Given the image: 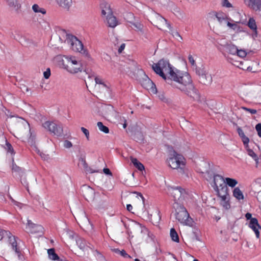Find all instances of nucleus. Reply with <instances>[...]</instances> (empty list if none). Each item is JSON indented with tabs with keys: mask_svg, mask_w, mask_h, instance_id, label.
Segmentation results:
<instances>
[{
	"mask_svg": "<svg viewBox=\"0 0 261 261\" xmlns=\"http://www.w3.org/2000/svg\"><path fill=\"white\" fill-rule=\"evenodd\" d=\"M152 68L167 84L171 86L174 83L173 82L178 81L179 77L184 73L177 69L174 71L169 61L164 59H161L157 63H154L152 65Z\"/></svg>",
	"mask_w": 261,
	"mask_h": 261,
	"instance_id": "f257e3e1",
	"label": "nucleus"
},
{
	"mask_svg": "<svg viewBox=\"0 0 261 261\" xmlns=\"http://www.w3.org/2000/svg\"><path fill=\"white\" fill-rule=\"evenodd\" d=\"M175 83H177L178 85L176 83H174L172 85V87L179 89L194 100H200V94L192 84L191 76L189 73L184 72L179 77L178 81H176Z\"/></svg>",
	"mask_w": 261,
	"mask_h": 261,
	"instance_id": "f03ea898",
	"label": "nucleus"
},
{
	"mask_svg": "<svg viewBox=\"0 0 261 261\" xmlns=\"http://www.w3.org/2000/svg\"><path fill=\"white\" fill-rule=\"evenodd\" d=\"M175 83H177L178 85L176 83H174L172 85V87L179 89L194 100H200V94L192 84L191 76L189 73L184 72L179 77L178 81H176Z\"/></svg>",
	"mask_w": 261,
	"mask_h": 261,
	"instance_id": "7ed1b4c3",
	"label": "nucleus"
},
{
	"mask_svg": "<svg viewBox=\"0 0 261 261\" xmlns=\"http://www.w3.org/2000/svg\"><path fill=\"white\" fill-rule=\"evenodd\" d=\"M173 208L175 209V218L179 222L185 225H193V220L183 205L176 202L173 204Z\"/></svg>",
	"mask_w": 261,
	"mask_h": 261,
	"instance_id": "20e7f679",
	"label": "nucleus"
},
{
	"mask_svg": "<svg viewBox=\"0 0 261 261\" xmlns=\"http://www.w3.org/2000/svg\"><path fill=\"white\" fill-rule=\"evenodd\" d=\"M172 156L170 157L168 160V163L169 166L174 169H177L181 173H184V158L182 155L178 154L175 150H173Z\"/></svg>",
	"mask_w": 261,
	"mask_h": 261,
	"instance_id": "39448f33",
	"label": "nucleus"
},
{
	"mask_svg": "<svg viewBox=\"0 0 261 261\" xmlns=\"http://www.w3.org/2000/svg\"><path fill=\"white\" fill-rule=\"evenodd\" d=\"M0 241L4 239H7L9 244L11 245V247L15 253L18 255L19 258H20L21 255V251L20 247L18 246V243L16 241L17 238L12 235L10 231L0 229Z\"/></svg>",
	"mask_w": 261,
	"mask_h": 261,
	"instance_id": "423d86ee",
	"label": "nucleus"
},
{
	"mask_svg": "<svg viewBox=\"0 0 261 261\" xmlns=\"http://www.w3.org/2000/svg\"><path fill=\"white\" fill-rule=\"evenodd\" d=\"M168 192L173 197L174 203L182 202L187 195L185 190L180 187H170L168 188Z\"/></svg>",
	"mask_w": 261,
	"mask_h": 261,
	"instance_id": "0eeeda50",
	"label": "nucleus"
},
{
	"mask_svg": "<svg viewBox=\"0 0 261 261\" xmlns=\"http://www.w3.org/2000/svg\"><path fill=\"white\" fill-rule=\"evenodd\" d=\"M214 190L217 192V195L221 198V201L223 202V206L226 209L229 208L230 207L228 201L229 195L226 185H222V187L214 188Z\"/></svg>",
	"mask_w": 261,
	"mask_h": 261,
	"instance_id": "6e6552de",
	"label": "nucleus"
},
{
	"mask_svg": "<svg viewBox=\"0 0 261 261\" xmlns=\"http://www.w3.org/2000/svg\"><path fill=\"white\" fill-rule=\"evenodd\" d=\"M43 126L54 135L61 136L63 135V127L60 124L47 121L43 124Z\"/></svg>",
	"mask_w": 261,
	"mask_h": 261,
	"instance_id": "1a4fd4ad",
	"label": "nucleus"
},
{
	"mask_svg": "<svg viewBox=\"0 0 261 261\" xmlns=\"http://www.w3.org/2000/svg\"><path fill=\"white\" fill-rule=\"evenodd\" d=\"M66 41L74 51L81 52L83 49V44L82 42L72 35L66 34Z\"/></svg>",
	"mask_w": 261,
	"mask_h": 261,
	"instance_id": "9d476101",
	"label": "nucleus"
},
{
	"mask_svg": "<svg viewBox=\"0 0 261 261\" xmlns=\"http://www.w3.org/2000/svg\"><path fill=\"white\" fill-rule=\"evenodd\" d=\"M67 60V64H65L64 60H62V65L63 68L65 69L69 72H75V70H76L77 68L73 69V65H81L80 62H78L75 57H71L66 56H63Z\"/></svg>",
	"mask_w": 261,
	"mask_h": 261,
	"instance_id": "9b49d317",
	"label": "nucleus"
},
{
	"mask_svg": "<svg viewBox=\"0 0 261 261\" xmlns=\"http://www.w3.org/2000/svg\"><path fill=\"white\" fill-rule=\"evenodd\" d=\"M199 82L202 84L207 85L210 84L212 82L211 75L203 70L198 71Z\"/></svg>",
	"mask_w": 261,
	"mask_h": 261,
	"instance_id": "f8f14e48",
	"label": "nucleus"
},
{
	"mask_svg": "<svg viewBox=\"0 0 261 261\" xmlns=\"http://www.w3.org/2000/svg\"><path fill=\"white\" fill-rule=\"evenodd\" d=\"M82 192L85 199L89 200H93L94 198L95 191L89 186H84L82 189Z\"/></svg>",
	"mask_w": 261,
	"mask_h": 261,
	"instance_id": "ddd939ff",
	"label": "nucleus"
},
{
	"mask_svg": "<svg viewBox=\"0 0 261 261\" xmlns=\"http://www.w3.org/2000/svg\"><path fill=\"white\" fill-rule=\"evenodd\" d=\"M245 4L255 11H261V0H244Z\"/></svg>",
	"mask_w": 261,
	"mask_h": 261,
	"instance_id": "4468645a",
	"label": "nucleus"
},
{
	"mask_svg": "<svg viewBox=\"0 0 261 261\" xmlns=\"http://www.w3.org/2000/svg\"><path fill=\"white\" fill-rule=\"evenodd\" d=\"M249 227L254 231L256 238H259V231L258 229H261V226L258 224V220L256 218L251 219L249 224Z\"/></svg>",
	"mask_w": 261,
	"mask_h": 261,
	"instance_id": "2eb2a0df",
	"label": "nucleus"
},
{
	"mask_svg": "<svg viewBox=\"0 0 261 261\" xmlns=\"http://www.w3.org/2000/svg\"><path fill=\"white\" fill-rule=\"evenodd\" d=\"M101 15L102 17L107 18L113 13L111 9L110 5L106 2L102 3L100 4Z\"/></svg>",
	"mask_w": 261,
	"mask_h": 261,
	"instance_id": "dca6fc26",
	"label": "nucleus"
},
{
	"mask_svg": "<svg viewBox=\"0 0 261 261\" xmlns=\"http://www.w3.org/2000/svg\"><path fill=\"white\" fill-rule=\"evenodd\" d=\"M144 84H145V86H144L145 88L148 90H150L153 93H157L156 86L151 80L149 78H147L144 81Z\"/></svg>",
	"mask_w": 261,
	"mask_h": 261,
	"instance_id": "f3484780",
	"label": "nucleus"
},
{
	"mask_svg": "<svg viewBox=\"0 0 261 261\" xmlns=\"http://www.w3.org/2000/svg\"><path fill=\"white\" fill-rule=\"evenodd\" d=\"M225 179L221 175L218 174H216L214 175V188H217L219 187H222V185H225Z\"/></svg>",
	"mask_w": 261,
	"mask_h": 261,
	"instance_id": "a211bd4d",
	"label": "nucleus"
},
{
	"mask_svg": "<svg viewBox=\"0 0 261 261\" xmlns=\"http://www.w3.org/2000/svg\"><path fill=\"white\" fill-rule=\"evenodd\" d=\"M107 22L108 27L111 28H115L118 24V21L113 13L106 18Z\"/></svg>",
	"mask_w": 261,
	"mask_h": 261,
	"instance_id": "6ab92c4d",
	"label": "nucleus"
},
{
	"mask_svg": "<svg viewBox=\"0 0 261 261\" xmlns=\"http://www.w3.org/2000/svg\"><path fill=\"white\" fill-rule=\"evenodd\" d=\"M85 72L88 75V78L95 77V83L96 84L102 85L104 87H107L106 85L102 82V80L95 76L94 73L89 69L85 70Z\"/></svg>",
	"mask_w": 261,
	"mask_h": 261,
	"instance_id": "aec40b11",
	"label": "nucleus"
},
{
	"mask_svg": "<svg viewBox=\"0 0 261 261\" xmlns=\"http://www.w3.org/2000/svg\"><path fill=\"white\" fill-rule=\"evenodd\" d=\"M27 225L30 230L36 228V230H33V231L35 232H41L42 231L43 228L42 226L34 224L30 220H28Z\"/></svg>",
	"mask_w": 261,
	"mask_h": 261,
	"instance_id": "412c9836",
	"label": "nucleus"
},
{
	"mask_svg": "<svg viewBox=\"0 0 261 261\" xmlns=\"http://www.w3.org/2000/svg\"><path fill=\"white\" fill-rule=\"evenodd\" d=\"M58 5L64 9L69 10L72 4V0H56Z\"/></svg>",
	"mask_w": 261,
	"mask_h": 261,
	"instance_id": "4be33fe9",
	"label": "nucleus"
},
{
	"mask_svg": "<svg viewBox=\"0 0 261 261\" xmlns=\"http://www.w3.org/2000/svg\"><path fill=\"white\" fill-rule=\"evenodd\" d=\"M76 244L79 247V248L82 250H85L87 248L89 247L88 244L89 243H87V241L82 238H79L76 240Z\"/></svg>",
	"mask_w": 261,
	"mask_h": 261,
	"instance_id": "5701e85b",
	"label": "nucleus"
},
{
	"mask_svg": "<svg viewBox=\"0 0 261 261\" xmlns=\"http://www.w3.org/2000/svg\"><path fill=\"white\" fill-rule=\"evenodd\" d=\"M215 15L220 23L228 19L227 15L222 12H215Z\"/></svg>",
	"mask_w": 261,
	"mask_h": 261,
	"instance_id": "b1692460",
	"label": "nucleus"
},
{
	"mask_svg": "<svg viewBox=\"0 0 261 261\" xmlns=\"http://www.w3.org/2000/svg\"><path fill=\"white\" fill-rule=\"evenodd\" d=\"M233 196L238 200H243L244 198L243 194L239 187L234 188L233 190Z\"/></svg>",
	"mask_w": 261,
	"mask_h": 261,
	"instance_id": "393cba45",
	"label": "nucleus"
},
{
	"mask_svg": "<svg viewBox=\"0 0 261 261\" xmlns=\"http://www.w3.org/2000/svg\"><path fill=\"white\" fill-rule=\"evenodd\" d=\"M226 51L230 54L235 55L238 51V48L233 44H227L225 46Z\"/></svg>",
	"mask_w": 261,
	"mask_h": 261,
	"instance_id": "a878e982",
	"label": "nucleus"
},
{
	"mask_svg": "<svg viewBox=\"0 0 261 261\" xmlns=\"http://www.w3.org/2000/svg\"><path fill=\"white\" fill-rule=\"evenodd\" d=\"M49 258L53 260H59L60 258L56 253L54 248H50L47 250Z\"/></svg>",
	"mask_w": 261,
	"mask_h": 261,
	"instance_id": "bb28decb",
	"label": "nucleus"
},
{
	"mask_svg": "<svg viewBox=\"0 0 261 261\" xmlns=\"http://www.w3.org/2000/svg\"><path fill=\"white\" fill-rule=\"evenodd\" d=\"M12 170L13 172L17 173L20 176H22L23 174H24L23 170L17 166L16 164L14 163L13 159L12 160Z\"/></svg>",
	"mask_w": 261,
	"mask_h": 261,
	"instance_id": "cd10ccee",
	"label": "nucleus"
},
{
	"mask_svg": "<svg viewBox=\"0 0 261 261\" xmlns=\"http://www.w3.org/2000/svg\"><path fill=\"white\" fill-rule=\"evenodd\" d=\"M130 160L132 163L139 170L142 171L143 170H144V165L141 162L138 161L136 158H131Z\"/></svg>",
	"mask_w": 261,
	"mask_h": 261,
	"instance_id": "c85d7f7f",
	"label": "nucleus"
},
{
	"mask_svg": "<svg viewBox=\"0 0 261 261\" xmlns=\"http://www.w3.org/2000/svg\"><path fill=\"white\" fill-rule=\"evenodd\" d=\"M151 220L154 224H158L161 219L159 211H156L153 215H151Z\"/></svg>",
	"mask_w": 261,
	"mask_h": 261,
	"instance_id": "c756f323",
	"label": "nucleus"
},
{
	"mask_svg": "<svg viewBox=\"0 0 261 261\" xmlns=\"http://www.w3.org/2000/svg\"><path fill=\"white\" fill-rule=\"evenodd\" d=\"M225 184L228 186L233 188L238 184V181L233 178L226 177L225 178Z\"/></svg>",
	"mask_w": 261,
	"mask_h": 261,
	"instance_id": "7c9ffc66",
	"label": "nucleus"
},
{
	"mask_svg": "<svg viewBox=\"0 0 261 261\" xmlns=\"http://www.w3.org/2000/svg\"><path fill=\"white\" fill-rule=\"evenodd\" d=\"M170 234L172 241L179 242L178 235L174 228H172L170 229Z\"/></svg>",
	"mask_w": 261,
	"mask_h": 261,
	"instance_id": "2f4dec72",
	"label": "nucleus"
},
{
	"mask_svg": "<svg viewBox=\"0 0 261 261\" xmlns=\"http://www.w3.org/2000/svg\"><path fill=\"white\" fill-rule=\"evenodd\" d=\"M112 251L115 253L120 254V255L125 258H131V256L129 255H128L124 250H120L118 248H114L112 249Z\"/></svg>",
	"mask_w": 261,
	"mask_h": 261,
	"instance_id": "473e14b6",
	"label": "nucleus"
},
{
	"mask_svg": "<svg viewBox=\"0 0 261 261\" xmlns=\"http://www.w3.org/2000/svg\"><path fill=\"white\" fill-rule=\"evenodd\" d=\"M248 154L251 156L255 161L256 164L257 165L259 162V159L257 154L251 149L247 148H246Z\"/></svg>",
	"mask_w": 261,
	"mask_h": 261,
	"instance_id": "72a5a7b5",
	"label": "nucleus"
},
{
	"mask_svg": "<svg viewBox=\"0 0 261 261\" xmlns=\"http://www.w3.org/2000/svg\"><path fill=\"white\" fill-rule=\"evenodd\" d=\"M32 9L35 13H41L43 14H46V10L44 8L39 7L37 4L33 5Z\"/></svg>",
	"mask_w": 261,
	"mask_h": 261,
	"instance_id": "f704fd0d",
	"label": "nucleus"
},
{
	"mask_svg": "<svg viewBox=\"0 0 261 261\" xmlns=\"http://www.w3.org/2000/svg\"><path fill=\"white\" fill-rule=\"evenodd\" d=\"M248 27L252 30L256 32L257 26L255 20L253 18H250L248 22Z\"/></svg>",
	"mask_w": 261,
	"mask_h": 261,
	"instance_id": "c9c22d12",
	"label": "nucleus"
},
{
	"mask_svg": "<svg viewBox=\"0 0 261 261\" xmlns=\"http://www.w3.org/2000/svg\"><path fill=\"white\" fill-rule=\"evenodd\" d=\"M97 125V126H98L99 129L100 131H101L106 134L109 133V128L107 126L104 125L101 122H98Z\"/></svg>",
	"mask_w": 261,
	"mask_h": 261,
	"instance_id": "e433bc0d",
	"label": "nucleus"
},
{
	"mask_svg": "<svg viewBox=\"0 0 261 261\" xmlns=\"http://www.w3.org/2000/svg\"><path fill=\"white\" fill-rule=\"evenodd\" d=\"M136 29V30L139 31L141 34H144L143 25L140 23L133 22L132 24Z\"/></svg>",
	"mask_w": 261,
	"mask_h": 261,
	"instance_id": "4c0bfd02",
	"label": "nucleus"
},
{
	"mask_svg": "<svg viewBox=\"0 0 261 261\" xmlns=\"http://www.w3.org/2000/svg\"><path fill=\"white\" fill-rule=\"evenodd\" d=\"M134 18V14L132 13H127L126 14L125 16V19L130 23L132 24L133 21V19Z\"/></svg>",
	"mask_w": 261,
	"mask_h": 261,
	"instance_id": "58836bf2",
	"label": "nucleus"
},
{
	"mask_svg": "<svg viewBox=\"0 0 261 261\" xmlns=\"http://www.w3.org/2000/svg\"><path fill=\"white\" fill-rule=\"evenodd\" d=\"M5 149L8 152H10L12 154H14V151L12 146L10 143L8 142H6V143Z\"/></svg>",
	"mask_w": 261,
	"mask_h": 261,
	"instance_id": "ea45409f",
	"label": "nucleus"
},
{
	"mask_svg": "<svg viewBox=\"0 0 261 261\" xmlns=\"http://www.w3.org/2000/svg\"><path fill=\"white\" fill-rule=\"evenodd\" d=\"M159 20L161 22H163V23H165L166 25H167V27L170 30H171L172 29V27L171 26V24H170V23L168 22L167 20L164 18V17H163L162 16H159Z\"/></svg>",
	"mask_w": 261,
	"mask_h": 261,
	"instance_id": "a19ab883",
	"label": "nucleus"
},
{
	"mask_svg": "<svg viewBox=\"0 0 261 261\" xmlns=\"http://www.w3.org/2000/svg\"><path fill=\"white\" fill-rule=\"evenodd\" d=\"M242 142H243L244 145L246 148H248V143L249 142V139L246 136L241 138Z\"/></svg>",
	"mask_w": 261,
	"mask_h": 261,
	"instance_id": "79ce46f5",
	"label": "nucleus"
},
{
	"mask_svg": "<svg viewBox=\"0 0 261 261\" xmlns=\"http://www.w3.org/2000/svg\"><path fill=\"white\" fill-rule=\"evenodd\" d=\"M158 97L164 102H167L168 101V99L166 97L164 92H160L158 94Z\"/></svg>",
	"mask_w": 261,
	"mask_h": 261,
	"instance_id": "37998d69",
	"label": "nucleus"
},
{
	"mask_svg": "<svg viewBox=\"0 0 261 261\" xmlns=\"http://www.w3.org/2000/svg\"><path fill=\"white\" fill-rule=\"evenodd\" d=\"M236 55H237L240 57L244 58L246 56L247 53L245 50L238 49V51Z\"/></svg>",
	"mask_w": 261,
	"mask_h": 261,
	"instance_id": "c03bdc74",
	"label": "nucleus"
},
{
	"mask_svg": "<svg viewBox=\"0 0 261 261\" xmlns=\"http://www.w3.org/2000/svg\"><path fill=\"white\" fill-rule=\"evenodd\" d=\"M221 4L224 7L228 8L232 7V5L229 3L228 0H222Z\"/></svg>",
	"mask_w": 261,
	"mask_h": 261,
	"instance_id": "a18cd8bd",
	"label": "nucleus"
},
{
	"mask_svg": "<svg viewBox=\"0 0 261 261\" xmlns=\"http://www.w3.org/2000/svg\"><path fill=\"white\" fill-rule=\"evenodd\" d=\"M172 35L179 41H181L182 40L181 36L177 31L173 32Z\"/></svg>",
	"mask_w": 261,
	"mask_h": 261,
	"instance_id": "49530a36",
	"label": "nucleus"
},
{
	"mask_svg": "<svg viewBox=\"0 0 261 261\" xmlns=\"http://www.w3.org/2000/svg\"><path fill=\"white\" fill-rule=\"evenodd\" d=\"M81 129L82 131V132L85 134L87 139L88 140H89V130L84 127H82L81 128Z\"/></svg>",
	"mask_w": 261,
	"mask_h": 261,
	"instance_id": "de8ad7c7",
	"label": "nucleus"
},
{
	"mask_svg": "<svg viewBox=\"0 0 261 261\" xmlns=\"http://www.w3.org/2000/svg\"><path fill=\"white\" fill-rule=\"evenodd\" d=\"M63 146L66 148H70L72 146V144L70 141L66 140L64 141Z\"/></svg>",
	"mask_w": 261,
	"mask_h": 261,
	"instance_id": "09e8293b",
	"label": "nucleus"
},
{
	"mask_svg": "<svg viewBox=\"0 0 261 261\" xmlns=\"http://www.w3.org/2000/svg\"><path fill=\"white\" fill-rule=\"evenodd\" d=\"M242 109L247 112H249L251 114H255L257 112L256 110L255 109H250L244 107H242Z\"/></svg>",
	"mask_w": 261,
	"mask_h": 261,
	"instance_id": "8fccbe9b",
	"label": "nucleus"
},
{
	"mask_svg": "<svg viewBox=\"0 0 261 261\" xmlns=\"http://www.w3.org/2000/svg\"><path fill=\"white\" fill-rule=\"evenodd\" d=\"M73 69L74 68H77L76 70H75V72H70L71 73H76L78 72L82 71V65H73Z\"/></svg>",
	"mask_w": 261,
	"mask_h": 261,
	"instance_id": "3c124183",
	"label": "nucleus"
},
{
	"mask_svg": "<svg viewBox=\"0 0 261 261\" xmlns=\"http://www.w3.org/2000/svg\"><path fill=\"white\" fill-rule=\"evenodd\" d=\"M255 129L257 132L258 135L261 137V123H258L255 126Z\"/></svg>",
	"mask_w": 261,
	"mask_h": 261,
	"instance_id": "603ef678",
	"label": "nucleus"
},
{
	"mask_svg": "<svg viewBox=\"0 0 261 261\" xmlns=\"http://www.w3.org/2000/svg\"><path fill=\"white\" fill-rule=\"evenodd\" d=\"M43 75L45 79H47L50 75V70L49 68H47L43 73Z\"/></svg>",
	"mask_w": 261,
	"mask_h": 261,
	"instance_id": "864d4df0",
	"label": "nucleus"
},
{
	"mask_svg": "<svg viewBox=\"0 0 261 261\" xmlns=\"http://www.w3.org/2000/svg\"><path fill=\"white\" fill-rule=\"evenodd\" d=\"M108 110L109 111V113L107 114V117H109L111 115H113L115 113V111L113 109V107L109 106L108 107Z\"/></svg>",
	"mask_w": 261,
	"mask_h": 261,
	"instance_id": "5fc2aeb1",
	"label": "nucleus"
},
{
	"mask_svg": "<svg viewBox=\"0 0 261 261\" xmlns=\"http://www.w3.org/2000/svg\"><path fill=\"white\" fill-rule=\"evenodd\" d=\"M237 132H238V134H239V135L240 138H242V137H243L245 136L244 132L241 129V128L238 127L237 128Z\"/></svg>",
	"mask_w": 261,
	"mask_h": 261,
	"instance_id": "6e6d98bb",
	"label": "nucleus"
},
{
	"mask_svg": "<svg viewBox=\"0 0 261 261\" xmlns=\"http://www.w3.org/2000/svg\"><path fill=\"white\" fill-rule=\"evenodd\" d=\"M227 26L230 27V28L232 29L233 30H236V29L237 28V25L235 23H231L230 22H227Z\"/></svg>",
	"mask_w": 261,
	"mask_h": 261,
	"instance_id": "4d7b16f0",
	"label": "nucleus"
},
{
	"mask_svg": "<svg viewBox=\"0 0 261 261\" xmlns=\"http://www.w3.org/2000/svg\"><path fill=\"white\" fill-rule=\"evenodd\" d=\"M188 59H189V62L192 65H194L195 64V60L193 58V57H192V55H190L188 57Z\"/></svg>",
	"mask_w": 261,
	"mask_h": 261,
	"instance_id": "13d9d810",
	"label": "nucleus"
},
{
	"mask_svg": "<svg viewBox=\"0 0 261 261\" xmlns=\"http://www.w3.org/2000/svg\"><path fill=\"white\" fill-rule=\"evenodd\" d=\"M103 172L107 175H112V173L110 170L108 168H104L103 169Z\"/></svg>",
	"mask_w": 261,
	"mask_h": 261,
	"instance_id": "bf43d9fd",
	"label": "nucleus"
},
{
	"mask_svg": "<svg viewBox=\"0 0 261 261\" xmlns=\"http://www.w3.org/2000/svg\"><path fill=\"white\" fill-rule=\"evenodd\" d=\"M125 45L124 43H122L120 46L119 47V48H118V53H122V51L123 50V49H124L125 48Z\"/></svg>",
	"mask_w": 261,
	"mask_h": 261,
	"instance_id": "052dcab7",
	"label": "nucleus"
},
{
	"mask_svg": "<svg viewBox=\"0 0 261 261\" xmlns=\"http://www.w3.org/2000/svg\"><path fill=\"white\" fill-rule=\"evenodd\" d=\"M245 217L247 220H251V219H253V218H252V215L251 213H247L245 214Z\"/></svg>",
	"mask_w": 261,
	"mask_h": 261,
	"instance_id": "680f3d73",
	"label": "nucleus"
},
{
	"mask_svg": "<svg viewBox=\"0 0 261 261\" xmlns=\"http://www.w3.org/2000/svg\"><path fill=\"white\" fill-rule=\"evenodd\" d=\"M7 2L10 6L15 7V3L13 0H7Z\"/></svg>",
	"mask_w": 261,
	"mask_h": 261,
	"instance_id": "e2e57ef3",
	"label": "nucleus"
},
{
	"mask_svg": "<svg viewBox=\"0 0 261 261\" xmlns=\"http://www.w3.org/2000/svg\"><path fill=\"white\" fill-rule=\"evenodd\" d=\"M21 182L22 184L23 185L26 187V188L27 189V190L29 191L28 182L24 179H23V180H21Z\"/></svg>",
	"mask_w": 261,
	"mask_h": 261,
	"instance_id": "0e129e2a",
	"label": "nucleus"
},
{
	"mask_svg": "<svg viewBox=\"0 0 261 261\" xmlns=\"http://www.w3.org/2000/svg\"><path fill=\"white\" fill-rule=\"evenodd\" d=\"M126 208L128 211L130 212L133 209V206L131 204H128L126 205Z\"/></svg>",
	"mask_w": 261,
	"mask_h": 261,
	"instance_id": "69168bd1",
	"label": "nucleus"
},
{
	"mask_svg": "<svg viewBox=\"0 0 261 261\" xmlns=\"http://www.w3.org/2000/svg\"><path fill=\"white\" fill-rule=\"evenodd\" d=\"M135 193L137 194V195H139L142 198L143 202H144L145 199L143 195L141 194V193L138 192H135Z\"/></svg>",
	"mask_w": 261,
	"mask_h": 261,
	"instance_id": "338daca9",
	"label": "nucleus"
},
{
	"mask_svg": "<svg viewBox=\"0 0 261 261\" xmlns=\"http://www.w3.org/2000/svg\"><path fill=\"white\" fill-rule=\"evenodd\" d=\"M82 161L83 162V165L84 167H87L88 166V164L86 163V161L83 159H82Z\"/></svg>",
	"mask_w": 261,
	"mask_h": 261,
	"instance_id": "774afa93",
	"label": "nucleus"
}]
</instances>
